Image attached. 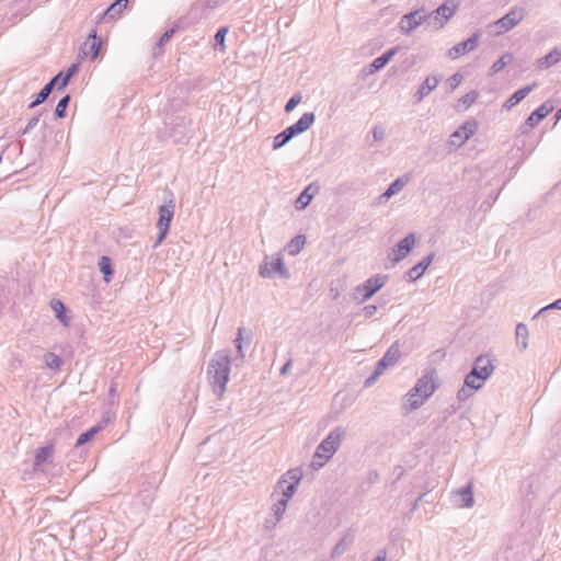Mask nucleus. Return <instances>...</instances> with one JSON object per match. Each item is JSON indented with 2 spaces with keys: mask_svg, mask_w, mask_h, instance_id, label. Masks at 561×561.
<instances>
[{
  "mask_svg": "<svg viewBox=\"0 0 561 561\" xmlns=\"http://www.w3.org/2000/svg\"><path fill=\"white\" fill-rule=\"evenodd\" d=\"M439 386L440 382L437 371L435 369H431L420 377L415 385L405 394L402 408L407 412L421 408L439 388Z\"/></svg>",
  "mask_w": 561,
  "mask_h": 561,
  "instance_id": "obj_1",
  "label": "nucleus"
},
{
  "mask_svg": "<svg viewBox=\"0 0 561 561\" xmlns=\"http://www.w3.org/2000/svg\"><path fill=\"white\" fill-rule=\"evenodd\" d=\"M231 358L228 352H217L209 360L207 375L214 393L220 398L226 391L229 381Z\"/></svg>",
  "mask_w": 561,
  "mask_h": 561,
  "instance_id": "obj_2",
  "label": "nucleus"
},
{
  "mask_svg": "<svg viewBox=\"0 0 561 561\" xmlns=\"http://www.w3.org/2000/svg\"><path fill=\"white\" fill-rule=\"evenodd\" d=\"M345 436V430L341 426L334 427L317 447L311 466L313 469L323 467L337 451Z\"/></svg>",
  "mask_w": 561,
  "mask_h": 561,
  "instance_id": "obj_3",
  "label": "nucleus"
},
{
  "mask_svg": "<svg viewBox=\"0 0 561 561\" xmlns=\"http://www.w3.org/2000/svg\"><path fill=\"white\" fill-rule=\"evenodd\" d=\"M458 10L456 0H446L442 5L431 13L425 12L426 26L432 30H440L454 16Z\"/></svg>",
  "mask_w": 561,
  "mask_h": 561,
  "instance_id": "obj_4",
  "label": "nucleus"
},
{
  "mask_svg": "<svg viewBox=\"0 0 561 561\" xmlns=\"http://www.w3.org/2000/svg\"><path fill=\"white\" fill-rule=\"evenodd\" d=\"M301 479L302 470L298 467L291 468L277 481L275 492H280L282 499L289 501L294 496Z\"/></svg>",
  "mask_w": 561,
  "mask_h": 561,
  "instance_id": "obj_5",
  "label": "nucleus"
},
{
  "mask_svg": "<svg viewBox=\"0 0 561 561\" xmlns=\"http://www.w3.org/2000/svg\"><path fill=\"white\" fill-rule=\"evenodd\" d=\"M174 202L171 199L168 204H163L159 207V218L157 221V227L159 229L158 238L154 242V248H157L167 237L171 221L174 216Z\"/></svg>",
  "mask_w": 561,
  "mask_h": 561,
  "instance_id": "obj_6",
  "label": "nucleus"
},
{
  "mask_svg": "<svg viewBox=\"0 0 561 561\" xmlns=\"http://www.w3.org/2000/svg\"><path fill=\"white\" fill-rule=\"evenodd\" d=\"M388 280L387 275L377 274L356 287L355 298L366 300L373 297Z\"/></svg>",
  "mask_w": 561,
  "mask_h": 561,
  "instance_id": "obj_7",
  "label": "nucleus"
},
{
  "mask_svg": "<svg viewBox=\"0 0 561 561\" xmlns=\"http://www.w3.org/2000/svg\"><path fill=\"white\" fill-rule=\"evenodd\" d=\"M526 11L524 8L514 7L504 16L495 22V25L501 28L499 33L507 32L518 25L525 18Z\"/></svg>",
  "mask_w": 561,
  "mask_h": 561,
  "instance_id": "obj_8",
  "label": "nucleus"
},
{
  "mask_svg": "<svg viewBox=\"0 0 561 561\" xmlns=\"http://www.w3.org/2000/svg\"><path fill=\"white\" fill-rule=\"evenodd\" d=\"M422 24L426 25L425 10L423 8L404 14L400 20V30L404 34H410Z\"/></svg>",
  "mask_w": 561,
  "mask_h": 561,
  "instance_id": "obj_9",
  "label": "nucleus"
},
{
  "mask_svg": "<svg viewBox=\"0 0 561 561\" xmlns=\"http://www.w3.org/2000/svg\"><path fill=\"white\" fill-rule=\"evenodd\" d=\"M314 119H316V115L313 112L304 113L302 116L295 124L286 127L284 129V131L287 134L288 138H290V140H291L294 137L308 130L311 127V125L314 123Z\"/></svg>",
  "mask_w": 561,
  "mask_h": 561,
  "instance_id": "obj_10",
  "label": "nucleus"
},
{
  "mask_svg": "<svg viewBox=\"0 0 561 561\" xmlns=\"http://www.w3.org/2000/svg\"><path fill=\"white\" fill-rule=\"evenodd\" d=\"M495 366L493 365L492 359L486 355H479L472 365L470 374L472 377L476 375L480 376L484 380H488L493 374Z\"/></svg>",
  "mask_w": 561,
  "mask_h": 561,
  "instance_id": "obj_11",
  "label": "nucleus"
},
{
  "mask_svg": "<svg viewBox=\"0 0 561 561\" xmlns=\"http://www.w3.org/2000/svg\"><path fill=\"white\" fill-rule=\"evenodd\" d=\"M451 502L457 507L470 508L474 505L472 484L469 483L451 492Z\"/></svg>",
  "mask_w": 561,
  "mask_h": 561,
  "instance_id": "obj_12",
  "label": "nucleus"
},
{
  "mask_svg": "<svg viewBox=\"0 0 561 561\" xmlns=\"http://www.w3.org/2000/svg\"><path fill=\"white\" fill-rule=\"evenodd\" d=\"M415 245V234L409 233L405 238L400 240L393 248L392 253V262L390 266H393L401 260L408 256V254L411 252L413 247Z\"/></svg>",
  "mask_w": 561,
  "mask_h": 561,
  "instance_id": "obj_13",
  "label": "nucleus"
},
{
  "mask_svg": "<svg viewBox=\"0 0 561 561\" xmlns=\"http://www.w3.org/2000/svg\"><path fill=\"white\" fill-rule=\"evenodd\" d=\"M476 129L477 124L474 122H466L450 135V145L461 147L474 134Z\"/></svg>",
  "mask_w": 561,
  "mask_h": 561,
  "instance_id": "obj_14",
  "label": "nucleus"
},
{
  "mask_svg": "<svg viewBox=\"0 0 561 561\" xmlns=\"http://www.w3.org/2000/svg\"><path fill=\"white\" fill-rule=\"evenodd\" d=\"M479 38H480V34H478V33L472 34L466 41H462L461 43L453 46L448 50V56L450 58L455 59V58H458V57L476 49L478 46V43H479Z\"/></svg>",
  "mask_w": 561,
  "mask_h": 561,
  "instance_id": "obj_15",
  "label": "nucleus"
},
{
  "mask_svg": "<svg viewBox=\"0 0 561 561\" xmlns=\"http://www.w3.org/2000/svg\"><path fill=\"white\" fill-rule=\"evenodd\" d=\"M260 274L263 277H271L274 274H279L282 277L285 278L289 276V273L286 270L282 257H277L273 260L271 263H267L265 261V264L260 267Z\"/></svg>",
  "mask_w": 561,
  "mask_h": 561,
  "instance_id": "obj_16",
  "label": "nucleus"
},
{
  "mask_svg": "<svg viewBox=\"0 0 561 561\" xmlns=\"http://www.w3.org/2000/svg\"><path fill=\"white\" fill-rule=\"evenodd\" d=\"M554 110V105L550 101H546L538 108H536L525 121V126L534 128L546 116Z\"/></svg>",
  "mask_w": 561,
  "mask_h": 561,
  "instance_id": "obj_17",
  "label": "nucleus"
},
{
  "mask_svg": "<svg viewBox=\"0 0 561 561\" xmlns=\"http://www.w3.org/2000/svg\"><path fill=\"white\" fill-rule=\"evenodd\" d=\"M435 254L430 253L425 257L422 259L421 262L412 266L404 275V278L408 282H415L424 274V272L427 270V267L431 265V263L434 260Z\"/></svg>",
  "mask_w": 561,
  "mask_h": 561,
  "instance_id": "obj_18",
  "label": "nucleus"
},
{
  "mask_svg": "<svg viewBox=\"0 0 561 561\" xmlns=\"http://www.w3.org/2000/svg\"><path fill=\"white\" fill-rule=\"evenodd\" d=\"M439 83V78L436 76H428L423 81V83L419 87L413 98L416 102H421L424 98H426L433 90L437 88Z\"/></svg>",
  "mask_w": 561,
  "mask_h": 561,
  "instance_id": "obj_19",
  "label": "nucleus"
},
{
  "mask_svg": "<svg viewBox=\"0 0 561 561\" xmlns=\"http://www.w3.org/2000/svg\"><path fill=\"white\" fill-rule=\"evenodd\" d=\"M399 47H392L389 50L385 51L381 56L375 58L373 62L368 66V72L374 73L380 69H382L398 53Z\"/></svg>",
  "mask_w": 561,
  "mask_h": 561,
  "instance_id": "obj_20",
  "label": "nucleus"
},
{
  "mask_svg": "<svg viewBox=\"0 0 561 561\" xmlns=\"http://www.w3.org/2000/svg\"><path fill=\"white\" fill-rule=\"evenodd\" d=\"M101 42L96 41V31L92 30L89 34L88 39L83 44L82 53L89 56L91 59H95L99 56Z\"/></svg>",
  "mask_w": 561,
  "mask_h": 561,
  "instance_id": "obj_21",
  "label": "nucleus"
},
{
  "mask_svg": "<svg viewBox=\"0 0 561 561\" xmlns=\"http://www.w3.org/2000/svg\"><path fill=\"white\" fill-rule=\"evenodd\" d=\"M537 87V83L534 82L533 84L526 85L524 88H520L519 90L515 91L511 98L505 102L504 107L507 110H511L515 105H517L519 102H522L535 88Z\"/></svg>",
  "mask_w": 561,
  "mask_h": 561,
  "instance_id": "obj_22",
  "label": "nucleus"
},
{
  "mask_svg": "<svg viewBox=\"0 0 561 561\" xmlns=\"http://www.w3.org/2000/svg\"><path fill=\"white\" fill-rule=\"evenodd\" d=\"M559 61H561V47H554L550 53L537 60V67L541 70L548 69Z\"/></svg>",
  "mask_w": 561,
  "mask_h": 561,
  "instance_id": "obj_23",
  "label": "nucleus"
},
{
  "mask_svg": "<svg viewBox=\"0 0 561 561\" xmlns=\"http://www.w3.org/2000/svg\"><path fill=\"white\" fill-rule=\"evenodd\" d=\"M53 445L41 447L35 453L34 468L37 470L44 463H50L53 461Z\"/></svg>",
  "mask_w": 561,
  "mask_h": 561,
  "instance_id": "obj_24",
  "label": "nucleus"
},
{
  "mask_svg": "<svg viewBox=\"0 0 561 561\" xmlns=\"http://www.w3.org/2000/svg\"><path fill=\"white\" fill-rule=\"evenodd\" d=\"M408 183V178L396 179L389 187L379 196V203L387 202L390 197L398 194Z\"/></svg>",
  "mask_w": 561,
  "mask_h": 561,
  "instance_id": "obj_25",
  "label": "nucleus"
},
{
  "mask_svg": "<svg viewBox=\"0 0 561 561\" xmlns=\"http://www.w3.org/2000/svg\"><path fill=\"white\" fill-rule=\"evenodd\" d=\"M318 190V186L314 184H309L296 199V209H305L310 204Z\"/></svg>",
  "mask_w": 561,
  "mask_h": 561,
  "instance_id": "obj_26",
  "label": "nucleus"
},
{
  "mask_svg": "<svg viewBox=\"0 0 561 561\" xmlns=\"http://www.w3.org/2000/svg\"><path fill=\"white\" fill-rule=\"evenodd\" d=\"M122 8L117 7L114 2L99 16L98 23L110 22L116 20L121 13Z\"/></svg>",
  "mask_w": 561,
  "mask_h": 561,
  "instance_id": "obj_27",
  "label": "nucleus"
},
{
  "mask_svg": "<svg viewBox=\"0 0 561 561\" xmlns=\"http://www.w3.org/2000/svg\"><path fill=\"white\" fill-rule=\"evenodd\" d=\"M102 430H103V426L101 424H98L95 426H92L88 431L83 432L77 438L76 447H80V446L87 444Z\"/></svg>",
  "mask_w": 561,
  "mask_h": 561,
  "instance_id": "obj_28",
  "label": "nucleus"
},
{
  "mask_svg": "<svg viewBox=\"0 0 561 561\" xmlns=\"http://www.w3.org/2000/svg\"><path fill=\"white\" fill-rule=\"evenodd\" d=\"M53 90V84L46 83L44 88L36 94L34 101L30 103L28 108H34L39 104L44 103L48 99Z\"/></svg>",
  "mask_w": 561,
  "mask_h": 561,
  "instance_id": "obj_29",
  "label": "nucleus"
},
{
  "mask_svg": "<svg viewBox=\"0 0 561 561\" xmlns=\"http://www.w3.org/2000/svg\"><path fill=\"white\" fill-rule=\"evenodd\" d=\"M244 339H247V343H249V335H248V330L243 327H240L238 329V334H237V337L234 339V345H236V348L238 351V357H240L241 359L244 357V353H243V342H244Z\"/></svg>",
  "mask_w": 561,
  "mask_h": 561,
  "instance_id": "obj_30",
  "label": "nucleus"
},
{
  "mask_svg": "<svg viewBox=\"0 0 561 561\" xmlns=\"http://www.w3.org/2000/svg\"><path fill=\"white\" fill-rule=\"evenodd\" d=\"M175 33V28L165 31L153 47V56H159L163 53L164 45L172 38Z\"/></svg>",
  "mask_w": 561,
  "mask_h": 561,
  "instance_id": "obj_31",
  "label": "nucleus"
},
{
  "mask_svg": "<svg viewBox=\"0 0 561 561\" xmlns=\"http://www.w3.org/2000/svg\"><path fill=\"white\" fill-rule=\"evenodd\" d=\"M381 358H383L390 366L397 364L400 358V348L398 342L393 343Z\"/></svg>",
  "mask_w": 561,
  "mask_h": 561,
  "instance_id": "obj_32",
  "label": "nucleus"
},
{
  "mask_svg": "<svg viewBox=\"0 0 561 561\" xmlns=\"http://www.w3.org/2000/svg\"><path fill=\"white\" fill-rule=\"evenodd\" d=\"M486 380H484L483 378H481L480 376L476 375L474 377H472V374H470V371L466 375L465 377V385L473 390H480L484 383H485Z\"/></svg>",
  "mask_w": 561,
  "mask_h": 561,
  "instance_id": "obj_33",
  "label": "nucleus"
},
{
  "mask_svg": "<svg viewBox=\"0 0 561 561\" xmlns=\"http://www.w3.org/2000/svg\"><path fill=\"white\" fill-rule=\"evenodd\" d=\"M528 329L526 324L518 323L516 325V341L517 344L520 345L522 350H525L528 345L527 343Z\"/></svg>",
  "mask_w": 561,
  "mask_h": 561,
  "instance_id": "obj_34",
  "label": "nucleus"
},
{
  "mask_svg": "<svg viewBox=\"0 0 561 561\" xmlns=\"http://www.w3.org/2000/svg\"><path fill=\"white\" fill-rule=\"evenodd\" d=\"M99 268L104 274V278L106 282H110L111 277L114 274V271L112 268V262L111 259L107 256H102L99 262Z\"/></svg>",
  "mask_w": 561,
  "mask_h": 561,
  "instance_id": "obj_35",
  "label": "nucleus"
},
{
  "mask_svg": "<svg viewBox=\"0 0 561 561\" xmlns=\"http://www.w3.org/2000/svg\"><path fill=\"white\" fill-rule=\"evenodd\" d=\"M70 100H71V98H70V95H69V94H67V95L62 96V98L59 100V102L57 103V106H56V108H55V115H56V117H58V118H64V117H66V115H67V108H68V105H69V103H70Z\"/></svg>",
  "mask_w": 561,
  "mask_h": 561,
  "instance_id": "obj_36",
  "label": "nucleus"
},
{
  "mask_svg": "<svg viewBox=\"0 0 561 561\" xmlns=\"http://www.w3.org/2000/svg\"><path fill=\"white\" fill-rule=\"evenodd\" d=\"M46 366L53 370H58L61 366V358L53 352H48L44 356Z\"/></svg>",
  "mask_w": 561,
  "mask_h": 561,
  "instance_id": "obj_37",
  "label": "nucleus"
},
{
  "mask_svg": "<svg viewBox=\"0 0 561 561\" xmlns=\"http://www.w3.org/2000/svg\"><path fill=\"white\" fill-rule=\"evenodd\" d=\"M350 541L346 540V537L342 538L332 549L331 551V559L335 560L339 557H341L348 548Z\"/></svg>",
  "mask_w": 561,
  "mask_h": 561,
  "instance_id": "obj_38",
  "label": "nucleus"
},
{
  "mask_svg": "<svg viewBox=\"0 0 561 561\" xmlns=\"http://www.w3.org/2000/svg\"><path fill=\"white\" fill-rule=\"evenodd\" d=\"M306 242V238L304 236H296L294 239L290 240L288 244V250L290 254H296L300 252V250L304 248Z\"/></svg>",
  "mask_w": 561,
  "mask_h": 561,
  "instance_id": "obj_39",
  "label": "nucleus"
},
{
  "mask_svg": "<svg viewBox=\"0 0 561 561\" xmlns=\"http://www.w3.org/2000/svg\"><path fill=\"white\" fill-rule=\"evenodd\" d=\"M78 71V65L77 64H72L69 68H68V71L66 75H64L61 81H60V84L58 87V90L61 91L64 90L67 84L69 83L70 79L75 76V73Z\"/></svg>",
  "mask_w": 561,
  "mask_h": 561,
  "instance_id": "obj_40",
  "label": "nucleus"
},
{
  "mask_svg": "<svg viewBox=\"0 0 561 561\" xmlns=\"http://www.w3.org/2000/svg\"><path fill=\"white\" fill-rule=\"evenodd\" d=\"M288 501L286 499H279L277 502L273 505V512L276 516V519L279 520L282 516L284 515L286 508H287Z\"/></svg>",
  "mask_w": 561,
  "mask_h": 561,
  "instance_id": "obj_41",
  "label": "nucleus"
},
{
  "mask_svg": "<svg viewBox=\"0 0 561 561\" xmlns=\"http://www.w3.org/2000/svg\"><path fill=\"white\" fill-rule=\"evenodd\" d=\"M290 141L287 134L283 130L274 137L273 140V150H278L284 147L287 142Z\"/></svg>",
  "mask_w": 561,
  "mask_h": 561,
  "instance_id": "obj_42",
  "label": "nucleus"
},
{
  "mask_svg": "<svg viewBox=\"0 0 561 561\" xmlns=\"http://www.w3.org/2000/svg\"><path fill=\"white\" fill-rule=\"evenodd\" d=\"M556 309L561 310V299H558L549 305L539 308L537 311L534 312V316H543L546 312Z\"/></svg>",
  "mask_w": 561,
  "mask_h": 561,
  "instance_id": "obj_43",
  "label": "nucleus"
},
{
  "mask_svg": "<svg viewBox=\"0 0 561 561\" xmlns=\"http://www.w3.org/2000/svg\"><path fill=\"white\" fill-rule=\"evenodd\" d=\"M512 60V55H504L500 59H497L491 67L493 73L501 71L508 61Z\"/></svg>",
  "mask_w": 561,
  "mask_h": 561,
  "instance_id": "obj_44",
  "label": "nucleus"
},
{
  "mask_svg": "<svg viewBox=\"0 0 561 561\" xmlns=\"http://www.w3.org/2000/svg\"><path fill=\"white\" fill-rule=\"evenodd\" d=\"M49 305H50V308L53 309V311L55 312V316H65L66 306L64 305V302L61 300L51 299Z\"/></svg>",
  "mask_w": 561,
  "mask_h": 561,
  "instance_id": "obj_45",
  "label": "nucleus"
},
{
  "mask_svg": "<svg viewBox=\"0 0 561 561\" xmlns=\"http://www.w3.org/2000/svg\"><path fill=\"white\" fill-rule=\"evenodd\" d=\"M479 96V93L474 90L466 93L460 100L459 102L461 104H463L466 107H469L471 104H473L476 102V100L478 99Z\"/></svg>",
  "mask_w": 561,
  "mask_h": 561,
  "instance_id": "obj_46",
  "label": "nucleus"
},
{
  "mask_svg": "<svg viewBox=\"0 0 561 561\" xmlns=\"http://www.w3.org/2000/svg\"><path fill=\"white\" fill-rule=\"evenodd\" d=\"M301 94L296 93L294 94L286 103L285 105V112L290 113L300 102H301Z\"/></svg>",
  "mask_w": 561,
  "mask_h": 561,
  "instance_id": "obj_47",
  "label": "nucleus"
},
{
  "mask_svg": "<svg viewBox=\"0 0 561 561\" xmlns=\"http://www.w3.org/2000/svg\"><path fill=\"white\" fill-rule=\"evenodd\" d=\"M476 390L467 387L465 383L463 386L457 391V399L459 401H466L469 399Z\"/></svg>",
  "mask_w": 561,
  "mask_h": 561,
  "instance_id": "obj_48",
  "label": "nucleus"
},
{
  "mask_svg": "<svg viewBox=\"0 0 561 561\" xmlns=\"http://www.w3.org/2000/svg\"><path fill=\"white\" fill-rule=\"evenodd\" d=\"M228 33V27H220L216 34H215V43L216 45L224 46L225 45V38Z\"/></svg>",
  "mask_w": 561,
  "mask_h": 561,
  "instance_id": "obj_49",
  "label": "nucleus"
},
{
  "mask_svg": "<svg viewBox=\"0 0 561 561\" xmlns=\"http://www.w3.org/2000/svg\"><path fill=\"white\" fill-rule=\"evenodd\" d=\"M462 81V76L459 72L454 73L448 80L450 90H455Z\"/></svg>",
  "mask_w": 561,
  "mask_h": 561,
  "instance_id": "obj_50",
  "label": "nucleus"
},
{
  "mask_svg": "<svg viewBox=\"0 0 561 561\" xmlns=\"http://www.w3.org/2000/svg\"><path fill=\"white\" fill-rule=\"evenodd\" d=\"M39 117H41V113L33 116L27 125L25 126V128L22 130V135H25V134H28L32 129H34L36 127V125L38 124L39 122Z\"/></svg>",
  "mask_w": 561,
  "mask_h": 561,
  "instance_id": "obj_51",
  "label": "nucleus"
},
{
  "mask_svg": "<svg viewBox=\"0 0 561 561\" xmlns=\"http://www.w3.org/2000/svg\"><path fill=\"white\" fill-rule=\"evenodd\" d=\"M388 367H391L383 358H380L375 367L376 375H381Z\"/></svg>",
  "mask_w": 561,
  "mask_h": 561,
  "instance_id": "obj_52",
  "label": "nucleus"
},
{
  "mask_svg": "<svg viewBox=\"0 0 561 561\" xmlns=\"http://www.w3.org/2000/svg\"><path fill=\"white\" fill-rule=\"evenodd\" d=\"M373 137L375 141H379L385 137V129L381 126H375L373 129Z\"/></svg>",
  "mask_w": 561,
  "mask_h": 561,
  "instance_id": "obj_53",
  "label": "nucleus"
},
{
  "mask_svg": "<svg viewBox=\"0 0 561 561\" xmlns=\"http://www.w3.org/2000/svg\"><path fill=\"white\" fill-rule=\"evenodd\" d=\"M379 473L376 470H370L368 472L367 480L369 483H376L377 481H379Z\"/></svg>",
  "mask_w": 561,
  "mask_h": 561,
  "instance_id": "obj_54",
  "label": "nucleus"
},
{
  "mask_svg": "<svg viewBox=\"0 0 561 561\" xmlns=\"http://www.w3.org/2000/svg\"><path fill=\"white\" fill-rule=\"evenodd\" d=\"M64 77V73L62 72H59L58 75H56L55 77H53L47 83L48 84H53V89L58 84H60V81Z\"/></svg>",
  "mask_w": 561,
  "mask_h": 561,
  "instance_id": "obj_55",
  "label": "nucleus"
},
{
  "mask_svg": "<svg viewBox=\"0 0 561 561\" xmlns=\"http://www.w3.org/2000/svg\"><path fill=\"white\" fill-rule=\"evenodd\" d=\"M379 376L380 375H376V371H373V374L368 378H366V380L364 382L365 387L373 386Z\"/></svg>",
  "mask_w": 561,
  "mask_h": 561,
  "instance_id": "obj_56",
  "label": "nucleus"
},
{
  "mask_svg": "<svg viewBox=\"0 0 561 561\" xmlns=\"http://www.w3.org/2000/svg\"><path fill=\"white\" fill-rule=\"evenodd\" d=\"M426 493H422L419 495V497L415 500V502L413 503L412 507H411V511L414 512L416 510V507L419 506V503L425 497Z\"/></svg>",
  "mask_w": 561,
  "mask_h": 561,
  "instance_id": "obj_57",
  "label": "nucleus"
},
{
  "mask_svg": "<svg viewBox=\"0 0 561 561\" xmlns=\"http://www.w3.org/2000/svg\"><path fill=\"white\" fill-rule=\"evenodd\" d=\"M291 366V360L285 363V365L280 368V375H286Z\"/></svg>",
  "mask_w": 561,
  "mask_h": 561,
  "instance_id": "obj_58",
  "label": "nucleus"
},
{
  "mask_svg": "<svg viewBox=\"0 0 561 561\" xmlns=\"http://www.w3.org/2000/svg\"><path fill=\"white\" fill-rule=\"evenodd\" d=\"M58 319L60 320V322L62 323L64 327H66V328L70 327L72 318H58Z\"/></svg>",
  "mask_w": 561,
  "mask_h": 561,
  "instance_id": "obj_59",
  "label": "nucleus"
},
{
  "mask_svg": "<svg viewBox=\"0 0 561 561\" xmlns=\"http://www.w3.org/2000/svg\"><path fill=\"white\" fill-rule=\"evenodd\" d=\"M114 3L123 9L126 8L128 0H115Z\"/></svg>",
  "mask_w": 561,
  "mask_h": 561,
  "instance_id": "obj_60",
  "label": "nucleus"
},
{
  "mask_svg": "<svg viewBox=\"0 0 561 561\" xmlns=\"http://www.w3.org/2000/svg\"><path fill=\"white\" fill-rule=\"evenodd\" d=\"M108 394H110V397H115V394H116V388H115V386H111L110 391H108Z\"/></svg>",
  "mask_w": 561,
  "mask_h": 561,
  "instance_id": "obj_61",
  "label": "nucleus"
},
{
  "mask_svg": "<svg viewBox=\"0 0 561 561\" xmlns=\"http://www.w3.org/2000/svg\"><path fill=\"white\" fill-rule=\"evenodd\" d=\"M561 118V107L558 110L556 114V121L558 122Z\"/></svg>",
  "mask_w": 561,
  "mask_h": 561,
  "instance_id": "obj_62",
  "label": "nucleus"
},
{
  "mask_svg": "<svg viewBox=\"0 0 561 561\" xmlns=\"http://www.w3.org/2000/svg\"><path fill=\"white\" fill-rule=\"evenodd\" d=\"M561 118V107L558 110L556 114V121L558 122Z\"/></svg>",
  "mask_w": 561,
  "mask_h": 561,
  "instance_id": "obj_63",
  "label": "nucleus"
},
{
  "mask_svg": "<svg viewBox=\"0 0 561 561\" xmlns=\"http://www.w3.org/2000/svg\"><path fill=\"white\" fill-rule=\"evenodd\" d=\"M561 118V107L558 110L556 114V121L558 122Z\"/></svg>",
  "mask_w": 561,
  "mask_h": 561,
  "instance_id": "obj_64",
  "label": "nucleus"
}]
</instances>
